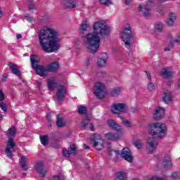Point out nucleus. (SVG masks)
Segmentation results:
<instances>
[{
  "label": "nucleus",
  "instance_id": "nucleus-1",
  "mask_svg": "<svg viewBox=\"0 0 180 180\" xmlns=\"http://www.w3.org/2000/svg\"><path fill=\"white\" fill-rule=\"evenodd\" d=\"M93 32L87 33L83 37V41L85 47L91 51L92 54H95L99 50L101 46V37L109 36L110 30L105 20H98L92 25Z\"/></svg>",
  "mask_w": 180,
  "mask_h": 180
},
{
  "label": "nucleus",
  "instance_id": "nucleus-2",
  "mask_svg": "<svg viewBox=\"0 0 180 180\" xmlns=\"http://www.w3.org/2000/svg\"><path fill=\"white\" fill-rule=\"evenodd\" d=\"M39 44L45 53H53L60 49L58 31L50 27H44L39 31Z\"/></svg>",
  "mask_w": 180,
  "mask_h": 180
},
{
  "label": "nucleus",
  "instance_id": "nucleus-3",
  "mask_svg": "<svg viewBox=\"0 0 180 180\" xmlns=\"http://www.w3.org/2000/svg\"><path fill=\"white\" fill-rule=\"evenodd\" d=\"M168 127L164 123L155 122L148 125V133L152 136L146 141L147 151L150 154L154 153L158 147V141L156 139H164L167 136Z\"/></svg>",
  "mask_w": 180,
  "mask_h": 180
},
{
  "label": "nucleus",
  "instance_id": "nucleus-4",
  "mask_svg": "<svg viewBox=\"0 0 180 180\" xmlns=\"http://www.w3.org/2000/svg\"><path fill=\"white\" fill-rule=\"evenodd\" d=\"M120 36L122 41H124L125 47L130 49L133 43V34L131 33V27H130L129 24L124 25L120 32Z\"/></svg>",
  "mask_w": 180,
  "mask_h": 180
},
{
  "label": "nucleus",
  "instance_id": "nucleus-5",
  "mask_svg": "<svg viewBox=\"0 0 180 180\" xmlns=\"http://www.w3.org/2000/svg\"><path fill=\"white\" fill-rule=\"evenodd\" d=\"M15 134L16 129L15 127L8 129L6 134L8 140L7 141V148H6V154L8 158H12V157H13V154L12 153L11 150L15 147V142H13V139H12V137H15Z\"/></svg>",
  "mask_w": 180,
  "mask_h": 180
},
{
  "label": "nucleus",
  "instance_id": "nucleus-6",
  "mask_svg": "<svg viewBox=\"0 0 180 180\" xmlns=\"http://www.w3.org/2000/svg\"><path fill=\"white\" fill-rule=\"evenodd\" d=\"M31 65L34 71H36L37 75L40 77H46L47 70L45 69L44 66L39 65V61L37 60V56L32 55L31 56Z\"/></svg>",
  "mask_w": 180,
  "mask_h": 180
},
{
  "label": "nucleus",
  "instance_id": "nucleus-7",
  "mask_svg": "<svg viewBox=\"0 0 180 180\" xmlns=\"http://www.w3.org/2000/svg\"><path fill=\"white\" fill-rule=\"evenodd\" d=\"M90 143L96 150H102L105 145V141L102 139V136L98 134H94L90 136Z\"/></svg>",
  "mask_w": 180,
  "mask_h": 180
},
{
  "label": "nucleus",
  "instance_id": "nucleus-8",
  "mask_svg": "<svg viewBox=\"0 0 180 180\" xmlns=\"http://www.w3.org/2000/svg\"><path fill=\"white\" fill-rule=\"evenodd\" d=\"M105 94L106 91H105V84L101 82H96L94 86V95H96L98 99H103Z\"/></svg>",
  "mask_w": 180,
  "mask_h": 180
},
{
  "label": "nucleus",
  "instance_id": "nucleus-9",
  "mask_svg": "<svg viewBox=\"0 0 180 180\" xmlns=\"http://www.w3.org/2000/svg\"><path fill=\"white\" fill-rule=\"evenodd\" d=\"M35 169L41 178H44V176H46V174H47V168L44 167L43 162H37L35 165Z\"/></svg>",
  "mask_w": 180,
  "mask_h": 180
},
{
  "label": "nucleus",
  "instance_id": "nucleus-10",
  "mask_svg": "<svg viewBox=\"0 0 180 180\" xmlns=\"http://www.w3.org/2000/svg\"><path fill=\"white\" fill-rule=\"evenodd\" d=\"M126 110V105L124 103H117L114 104L111 108V111L112 113L120 115V113H123Z\"/></svg>",
  "mask_w": 180,
  "mask_h": 180
},
{
  "label": "nucleus",
  "instance_id": "nucleus-11",
  "mask_svg": "<svg viewBox=\"0 0 180 180\" xmlns=\"http://www.w3.org/2000/svg\"><path fill=\"white\" fill-rule=\"evenodd\" d=\"M158 165H162L164 168H171L172 163L171 162V155H165L162 161H158Z\"/></svg>",
  "mask_w": 180,
  "mask_h": 180
},
{
  "label": "nucleus",
  "instance_id": "nucleus-12",
  "mask_svg": "<svg viewBox=\"0 0 180 180\" xmlns=\"http://www.w3.org/2000/svg\"><path fill=\"white\" fill-rule=\"evenodd\" d=\"M106 63H108V53H103L100 54L99 58L97 60L98 67H106Z\"/></svg>",
  "mask_w": 180,
  "mask_h": 180
},
{
  "label": "nucleus",
  "instance_id": "nucleus-13",
  "mask_svg": "<svg viewBox=\"0 0 180 180\" xmlns=\"http://www.w3.org/2000/svg\"><path fill=\"white\" fill-rule=\"evenodd\" d=\"M121 157L125 159L126 161L128 162H131L133 161V155H131V151L130 149L125 148L122 150L121 153Z\"/></svg>",
  "mask_w": 180,
  "mask_h": 180
},
{
  "label": "nucleus",
  "instance_id": "nucleus-14",
  "mask_svg": "<svg viewBox=\"0 0 180 180\" xmlns=\"http://www.w3.org/2000/svg\"><path fill=\"white\" fill-rule=\"evenodd\" d=\"M67 94V89L64 86H58V92L56 94V98L59 101H63Z\"/></svg>",
  "mask_w": 180,
  "mask_h": 180
},
{
  "label": "nucleus",
  "instance_id": "nucleus-15",
  "mask_svg": "<svg viewBox=\"0 0 180 180\" xmlns=\"http://www.w3.org/2000/svg\"><path fill=\"white\" fill-rule=\"evenodd\" d=\"M164 115H165V110L161 107H157L155 109L154 118L155 120H160V119H162L164 117Z\"/></svg>",
  "mask_w": 180,
  "mask_h": 180
},
{
  "label": "nucleus",
  "instance_id": "nucleus-16",
  "mask_svg": "<svg viewBox=\"0 0 180 180\" xmlns=\"http://www.w3.org/2000/svg\"><path fill=\"white\" fill-rule=\"evenodd\" d=\"M77 146L75 145H72L70 146V149H63V154L64 157H71V155H75L76 154Z\"/></svg>",
  "mask_w": 180,
  "mask_h": 180
},
{
  "label": "nucleus",
  "instance_id": "nucleus-17",
  "mask_svg": "<svg viewBox=\"0 0 180 180\" xmlns=\"http://www.w3.org/2000/svg\"><path fill=\"white\" fill-rule=\"evenodd\" d=\"M47 86L49 91H54L57 88V80L56 77H49L47 79Z\"/></svg>",
  "mask_w": 180,
  "mask_h": 180
},
{
  "label": "nucleus",
  "instance_id": "nucleus-18",
  "mask_svg": "<svg viewBox=\"0 0 180 180\" xmlns=\"http://www.w3.org/2000/svg\"><path fill=\"white\" fill-rule=\"evenodd\" d=\"M138 9L139 12H141L142 15L145 16V18H148V16L151 15V10H150L148 8H147V6L144 5L139 4Z\"/></svg>",
  "mask_w": 180,
  "mask_h": 180
},
{
  "label": "nucleus",
  "instance_id": "nucleus-19",
  "mask_svg": "<svg viewBox=\"0 0 180 180\" xmlns=\"http://www.w3.org/2000/svg\"><path fill=\"white\" fill-rule=\"evenodd\" d=\"M175 20H176V14L173 12H169L168 18L166 20V25H167V26H174Z\"/></svg>",
  "mask_w": 180,
  "mask_h": 180
},
{
  "label": "nucleus",
  "instance_id": "nucleus-20",
  "mask_svg": "<svg viewBox=\"0 0 180 180\" xmlns=\"http://www.w3.org/2000/svg\"><path fill=\"white\" fill-rule=\"evenodd\" d=\"M20 165L24 171H27L29 169V158L27 156H22L20 160Z\"/></svg>",
  "mask_w": 180,
  "mask_h": 180
},
{
  "label": "nucleus",
  "instance_id": "nucleus-21",
  "mask_svg": "<svg viewBox=\"0 0 180 180\" xmlns=\"http://www.w3.org/2000/svg\"><path fill=\"white\" fill-rule=\"evenodd\" d=\"M107 124L109 126V127L113 129V130H115L116 131H122V127H120V125H119L117 123L115 122V121L112 120H109Z\"/></svg>",
  "mask_w": 180,
  "mask_h": 180
},
{
  "label": "nucleus",
  "instance_id": "nucleus-22",
  "mask_svg": "<svg viewBox=\"0 0 180 180\" xmlns=\"http://www.w3.org/2000/svg\"><path fill=\"white\" fill-rule=\"evenodd\" d=\"M8 66L13 74H14L15 75H17V77H20L21 73H20V70H19V66L14 64L13 63H9Z\"/></svg>",
  "mask_w": 180,
  "mask_h": 180
},
{
  "label": "nucleus",
  "instance_id": "nucleus-23",
  "mask_svg": "<svg viewBox=\"0 0 180 180\" xmlns=\"http://www.w3.org/2000/svg\"><path fill=\"white\" fill-rule=\"evenodd\" d=\"M105 137L108 140H111L112 141H117V140H120V135L119 134L108 132L105 134Z\"/></svg>",
  "mask_w": 180,
  "mask_h": 180
},
{
  "label": "nucleus",
  "instance_id": "nucleus-24",
  "mask_svg": "<svg viewBox=\"0 0 180 180\" xmlns=\"http://www.w3.org/2000/svg\"><path fill=\"white\" fill-rule=\"evenodd\" d=\"M146 77L149 81V82L147 84V89L148 91H154L155 89V85L153 84V82H151V75L148 72H146Z\"/></svg>",
  "mask_w": 180,
  "mask_h": 180
},
{
  "label": "nucleus",
  "instance_id": "nucleus-25",
  "mask_svg": "<svg viewBox=\"0 0 180 180\" xmlns=\"http://www.w3.org/2000/svg\"><path fill=\"white\" fill-rule=\"evenodd\" d=\"M58 67H59L58 63L53 62V63L48 65V66L46 68V70L49 71L50 72H53L58 70Z\"/></svg>",
  "mask_w": 180,
  "mask_h": 180
},
{
  "label": "nucleus",
  "instance_id": "nucleus-26",
  "mask_svg": "<svg viewBox=\"0 0 180 180\" xmlns=\"http://www.w3.org/2000/svg\"><path fill=\"white\" fill-rule=\"evenodd\" d=\"M163 101L165 102V103H169V102H172V93L170 91L165 92Z\"/></svg>",
  "mask_w": 180,
  "mask_h": 180
},
{
  "label": "nucleus",
  "instance_id": "nucleus-27",
  "mask_svg": "<svg viewBox=\"0 0 180 180\" xmlns=\"http://www.w3.org/2000/svg\"><path fill=\"white\" fill-rule=\"evenodd\" d=\"M162 75H163V77H165V78H169V77H172V75H174V72H172L171 68H167L162 69Z\"/></svg>",
  "mask_w": 180,
  "mask_h": 180
},
{
  "label": "nucleus",
  "instance_id": "nucleus-28",
  "mask_svg": "<svg viewBox=\"0 0 180 180\" xmlns=\"http://www.w3.org/2000/svg\"><path fill=\"white\" fill-rule=\"evenodd\" d=\"M89 29H91V25L88 22H84L80 25V32H86V30H89Z\"/></svg>",
  "mask_w": 180,
  "mask_h": 180
},
{
  "label": "nucleus",
  "instance_id": "nucleus-29",
  "mask_svg": "<svg viewBox=\"0 0 180 180\" xmlns=\"http://www.w3.org/2000/svg\"><path fill=\"white\" fill-rule=\"evenodd\" d=\"M56 124L58 127H64L65 126V122L60 115H57Z\"/></svg>",
  "mask_w": 180,
  "mask_h": 180
},
{
  "label": "nucleus",
  "instance_id": "nucleus-30",
  "mask_svg": "<svg viewBox=\"0 0 180 180\" xmlns=\"http://www.w3.org/2000/svg\"><path fill=\"white\" fill-rule=\"evenodd\" d=\"M122 91H123V88L117 87L115 89H113L111 91V95H112V96H117V95H120V94H122Z\"/></svg>",
  "mask_w": 180,
  "mask_h": 180
},
{
  "label": "nucleus",
  "instance_id": "nucleus-31",
  "mask_svg": "<svg viewBox=\"0 0 180 180\" xmlns=\"http://www.w3.org/2000/svg\"><path fill=\"white\" fill-rule=\"evenodd\" d=\"M120 119L122 120V124H124V127H133V123L127 120H124V118L122 117V116L118 115Z\"/></svg>",
  "mask_w": 180,
  "mask_h": 180
},
{
  "label": "nucleus",
  "instance_id": "nucleus-32",
  "mask_svg": "<svg viewBox=\"0 0 180 180\" xmlns=\"http://www.w3.org/2000/svg\"><path fill=\"white\" fill-rule=\"evenodd\" d=\"M89 120H91V116L86 115L84 119L82 120L81 122V127H86L89 123Z\"/></svg>",
  "mask_w": 180,
  "mask_h": 180
},
{
  "label": "nucleus",
  "instance_id": "nucleus-33",
  "mask_svg": "<svg viewBox=\"0 0 180 180\" xmlns=\"http://www.w3.org/2000/svg\"><path fill=\"white\" fill-rule=\"evenodd\" d=\"M126 176L125 172H119L116 174V180H126Z\"/></svg>",
  "mask_w": 180,
  "mask_h": 180
},
{
  "label": "nucleus",
  "instance_id": "nucleus-34",
  "mask_svg": "<svg viewBox=\"0 0 180 180\" xmlns=\"http://www.w3.org/2000/svg\"><path fill=\"white\" fill-rule=\"evenodd\" d=\"M65 5L66 8H75V6L77 5V3L74 0H67L65 2Z\"/></svg>",
  "mask_w": 180,
  "mask_h": 180
},
{
  "label": "nucleus",
  "instance_id": "nucleus-35",
  "mask_svg": "<svg viewBox=\"0 0 180 180\" xmlns=\"http://www.w3.org/2000/svg\"><path fill=\"white\" fill-rule=\"evenodd\" d=\"M39 139H40L41 143L43 146H47V143H49V136H47V135H44V136L40 135Z\"/></svg>",
  "mask_w": 180,
  "mask_h": 180
},
{
  "label": "nucleus",
  "instance_id": "nucleus-36",
  "mask_svg": "<svg viewBox=\"0 0 180 180\" xmlns=\"http://www.w3.org/2000/svg\"><path fill=\"white\" fill-rule=\"evenodd\" d=\"M78 112L80 115H86V107L81 105L78 108Z\"/></svg>",
  "mask_w": 180,
  "mask_h": 180
},
{
  "label": "nucleus",
  "instance_id": "nucleus-37",
  "mask_svg": "<svg viewBox=\"0 0 180 180\" xmlns=\"http://www.w3.org/2000/svg\"><path fill=\"white\" fill-rule=\"evenodd\" d=\"M155 32H161V30H162V23H156L155 25Z\"/></svg>",
  "mask_w": 180,
  "mask_h": 180
},
{
  "label": "nucleus",
  "instance_id": "nucleus-38",
  "mask_svg": "<svg viewBox=\"0 0 180 180\" xmlns=\"http://www.w3.org/2000/svg\"><path fill=\"white\" fill-rule=\"evenodd\" d=\"M134 146L135 147H136V148H138V150H140V148H141L143 147V143H141V141H136L134 142Z\"/></svg>",
  "mask_w": 180,
  "mask_h": 180
},
{
  "label": "nucleus",
  "instance_id": "nucleus-39",
  "mask_svg": "<svg viewBox=\"0 0 180 180\" xmlns=\"http://www.w3.org/2000/svg\"><path fill=\"white\" fill-rule=\"evenodd\" d=\"M172 43H176V41H175V39L171 41V42L169 44V47L165 48V51H169V50L172 49Z\"/></svg>",
  "mask_w": 180,
  "mask_h": 180
},
{
  "label": "nucleus",
  "instance_id": "nucleus-40",
  "mask_svg": "<svg viewBox=\"0 0 180 180\" xmlns=\"http://www.w3.org/2000/svg\"><path fill=\"white\" fill-rule=\"evenodd\" d=\"M102 5H110L112 4V1L110 0H100Z\"/></svg>",
  "mask_w": 180,
  "mask_h": 180
},
{
  "label": "nucleus",
  "instance_id": "nucleus-41",
  "mask_svg": "<svg viewBox=\"0 0 180 180\" xmlns=\"http://www.w3.org/2000/svg\"><path fill=\"white\" fill-rule=\"evenodd\" d=\"M3 101H5V94L0 89V102H2Z\"/></svg>",
  "mask_w": 180,
  "mask_h": 180
},
{
  "label": "nucleus",
  "instance_id": "nucleus-42",
  "mask_svg": "<svg viewBox=\"0 0 180 180\" xmlns=\"http://www.w3.org/2000/svg\"><path fill=\"white\" fill-rule=\"evenodd\" d=\"M0 108L4 110V112H6L7 108H6V105L4 103H0Z\"/></svg>",
  "mask_w": 180,
  "mask_h": 180
},
{
  "label": "nucleus",
  "instance_id": "nucleus-43",
  "mask_svg": "<svg viewBox=\"0 0 180 180\" xmlns=\"http://www.w3.org/2000/svg\"><path fill=\"white\" fill-rule=\"evenodd\" d=\"M25 18L28 22H33V17L29 16V15H25Z\"/></svg>",
  "mask_w": 180,
  "mask_h": 180
},
{
  "label": "nucleus",
  "instance_id": "nucleus-44",
  "mask_svg": "<svg viewBox=\"0 0 180 180\" xmlns=\"http://www.w3.org/2000/svg\"><path fill=\"white\" fill-rule=\"evenodd\" d=\"M157 12H158V13H160V15H163L164 14V7L160 6V8L158 9Z\"/></svg>",
  "mask_w": 180,
  "mask_h": 180
},
{
  "label": "nucleus",
  "instance_id": "nucleus-45",
  "mask_svg": "<svg viewBox=\"0 0 180 180\" xmlns=\"http://www.w3.org/2000/svg\"><path fill=\"white\" fill-rule=\"evenodd\" d=\"M28 8L30 11H34V9H36V6H34V4H32L28 6Z\"/></svg>",
  "mask_w": 180,
  "mask_h": 180
},
{
  "label": "nucleus",
  "instance_id": "nucleus-46",
  "mask_svg": "<svg viewBox=\"0 0 180 180\" xmlns=\"http://www.w3.org/2000/svg\"><path fill=\"white\" fill-rule=\"evenodd\" d=\"M172 178L176 179V178H179V174L176 173V172H174L172 174Z\"/></svg>",
  "mask_w": 180,
  "mask_h": 180
},
{
  "label": "nucleus",
  "instance_id": "nucleus-47",
  "mask_svg": "<svg viewBox=\"0 0 180 180\" xmlns=\"http://www.w3.org/2000/svg\"><path fill=\"white\" fill-rule=\"evenodd\" d=\"M150 180H164V179L161 177H153Z\"/></svg>",
  "mask_w": 180,
  "mask_h": 180
},
{
  "label": "nucleus",
  "instance_id": "nucleus-48",
  "mask_svg": "<svg viewBox=\"0 0 180 180\" xmlns=\"http://www.w3.org/2000/svg\"><path fill=\"white\" fill-rule=\"evenodd\" d=\"M3 16H4V11H2V8L0 7V19H1Z\"/></svg>",
  "mask_w": 180,
  "mask_h": 180
},
{
  "label": "nucleus",
  "instance_id": "nucleus-49",
  "mask_svg": "<svg viewBox=\"0 0 180 180\" xmlns=\"http://www.w3.org/2000/svg\"><path fill=\"white\" fill-rule=\"evenodd\" d=\"M126 5H130L131 4V0H125Z\"/></svg>",
  "mask_w": 180,
  "mask_h": 180
},
{
  "label": "nucleus",
  "instance_id": "nucleus-50",
  "mask_svg": "<svg viewBox=\"0 0 180 180\" xmlns=\"http://www.w3.org/2000/svg\"><path fill=\"white\" fill-rule=\"evenodd\" d=\"M83 148H84V150H88V148H89V146L88 145L84 144L83 146Z\"/></svg>",
  "mask_w": 180,
  "mask_h": 180
},
{
  "label": "nucleus",
  "instance_id": "nucleus-51",
  "mask_svg": "<svg viewBox=\"0 0 180 180\" xmlns=\"http://www.w3.org/2000/svg\"><path fill=\"white\" fill-rule=\"evenodd\" d=\"M16 37H17V39H21L22 38V34H17Z\"/></svg>",
  "mask_w": 180,
  "mask_h": 180
},
{
  "label": "nucleus",
  "instance_id": "nucleus-52",
  "mask_svg": "<svg viewBox=\"0 0 180 180\" xmlns=\"http://www.w3.org/2000/svg\"><path fill=\"white\" fill-rule=\"evenodd\" d=\"M90 130H91V131H94V127L92 124L90 125Z\"/></svg>",
  "mask_w": 180,
  "mask_h": 180
},
{
  "label": "nucleus",
  "instance_id": "nucleus-53",
  "mask_svg": "<svg viewBox=\"0 0 180 180\" xmlns=\"http://www.w3.org/2000/svg\"><path fill=\"white\" fill-rule=\"evenodd\" d=\"M116 155H119L120 154V152L119 150H114Z\"/></svg>",
  "mask_w": 180,
  "mask_h": 180
},
{
  "label": "nucleus",
  "instance_id": "nucleus-54",
  "mask_svg": "<svg viewBox=\"0 0 180 180\" xmlns=\"http://www.w3.org/2000/svg\"><path fill=\"white\" fill-rule=\"evenodd\" d=\"M158 2H165L167 0H158Z\"/></svg>",
  "mask_w": 180,
  "mask_h": 180
},
{
  "label": "nucleus",
  "instance_id": "nucleus-55",
  "mask_svg": "<svg viewBox=\"0 0 180 180\" xmlns=\"http://www.w3.org/2000/svg\"><path fill=\"white\" fill-rule=\"evenodd\" d=\"M37 84H38L39 86H40V85H41V82H38Z\"/></svg>",
  "mask_w": 180,
  "mask_h": 180
},
{
  "label": "nucleus",
  "instance_id": "nucleus-56",
  "mask_svg": "<svg viewBox=\"0 0 180 180\" xmlns=\"http://www.w3.org/2000/svg\"><path fill=\"white\" fill-rule=\"evenodd\" d=\"M28 2H33V0H27Z\"/></svg>",
  "mask_w": 180,
  "mask_h": 180
},
{
  "label": "nucleus",
  "instance_id": "nucleus-57",
  "mask_svg": "<svg viewBox=\"0 0 180 180\" xmlns=\"http://www.w3.org/2000/svg\"><path fill=\"white\" fill-rule=\"evenodd\" d=\"M161 157H162V155H160L158 156V158H161Z\"/></svg>",
  "mask_w": 180,
  "mask_h": 180
},
{
  "label": "nucleus",
  "instance_id": "nucleus-58",
  "mask_svg": "<svg viewBox=\"0 0 180 180\" xmlns=\"http://www.w3.org/2000/svg\"><path fill=\"white\" fill-rule=\"evenodd\" d=\"M0 119H2V115L0 112Z\"/></svg>",
  "mask_w": 180,
  "mask_h": 180
},
{
  "label": "nucleus",
  "instance_id": "nucleus-59",
  "mask_svg": "<svg viewBox=\"0 0 180 180\" xmlns=\"http://www.w3.org/2000/svg\"><path fill=\"white\" fill-rule=\"evenodd\" d=\"M3 77L4 78H6V75H4Z\"/></svg>",
  "mask_w": 180,
  "mask_h": 180
},
{
  "label": "nucleus",
  "instance_id": "nucleus-60",
  "mask_svg": "<svg viewBox=\"0 0 180 180\" xmlns=\"http://www.w3.org/2000/svg\"><path fill=\"white\" fill-rule=\"evenodd\" d=\"M19 81H22V79H20Z\"/></svg>",
  "mask_w": 180,
  "mask_h": 180
},
{
  "label": "nucleus",
  "instance_id": "nucleus-61",
  "mask_svg": "<svg viewBox=\"0 0 180 180\" xmlns=\"http://www.w3.org/2000/svg\"><path fill=\"white\" fill-rule=\"evenodd\" d=\"M134 180H136V179H134Z\"/></svg>",
  "mask_w": 180,
  "mask_h": 180
}]
</instances>
